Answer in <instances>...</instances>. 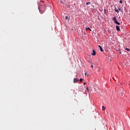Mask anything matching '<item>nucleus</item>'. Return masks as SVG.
<instances>
[{
	"label": "nucleus",
	"mask_w": 130,
	"mask_h": 130,
	"mask_svg": "<svg viewBox=\"0 0 130 130\" xmlns=\"http://www.w3.org/2000/svg\"><path fill=\"white\" fill-rule=\"evenodd\" d=\"M113 21H114V23H115V24H117V25H120V23L118 22V21H117V19H116V17H114L113 18Z\"/></svg>",
	"instance_id": "f257e3e1"
},
{
	"label": "nucleus",
	"mask_w": 130,
	"mask_h": 130,
	"mask_svg": "<svg viewBox=\"0 0 130 130\" xmlns=\"http://www.w3.org/2000/svg\"><path fill=\"white\" fill-rule=\"evenodd\" d=\"M79 82V79L78 78H74L73 80V83H76Z\"/></svg>",
	"instance_id": "f03ea898"
},
{
	"label": "nucleus",
	"mask_w": 130,
	"mask_h": 130,
	"mask_svg": "<svg viewBox=\"0 0 130 130\" xmlns=\"http://www.w3.org/2000/svg\"><path fill=\"white\" fill-rule=\"evenodd\" d=\"M91 55H93V56L96 55V51H95V50H92V53H91Z\"/></svg>",
	"instance_id": "7ed1b4c3"
},
{
	"label": "nucleus",
	"mask_w": 130,
	"mask_h": 130,
	"mask_svg": "<svg viewBox=\"0 0 130 130\" xmlns=\"http://www.w3.org/2000/svg\"><path fill=\"white\" fill-rule=\"evenodd\" d=\"M116 28L117 31H120V28H119V26L118 25H116Z\"/></svg>",
	"instance_id": "20e7f679"
},
{
	"label": "nucleus",
	"mask_w": 130,
	"mask_h": 130,
	"mask_svg": "<svg viewBox=\"0 0 130 130\" xmlns=\"http://www.w3.org/2000/svg\"><path fill=\"white\" fill-rule=\"evenodd\" d=\"M99 47L100 48L101 51H102L103 52V51H104V50H103V49H102V47H101V46L99 45Z\"/></svg>",
	"instance_id": "39448f33"
},
{
	"label": "nucleus",
	"mask_w": 130,
	"mask_h": 130,
	"mask_svg": "<svg viewBox=\"0 0 130 130\" xmlns=\"http://www.w3.org/2000/svg\"><path fill=\"white\" fill-rule=\"evenodd\" d=\"M114 11H115V12H116L118 14V13H119V11H118V10L116 9V8H115V10H114Z\"/></svg>",
	"instance_id": "423d86ee"
},
{
	"label": "nucleus",
	"mask_w": 130,
	"mask_h": 130,
	"mask_svg": "<svg viewBox=\"0 0 130 130\" xmlns=\"http://www.w3.org/2000/svg\"><path fill=\"white\" fill-rule=\"evenodd\" d=\"M65 19H66V20H70V17H69L68 16H66Z\"/></svg>",
	"instance_id": "0eeeda50"
},
{
	"label": "nucleus",
	"mask_w": 130,
	"mask_h": 130,
	"mask_svg": "<svg viewBox=\"0 0 130 130\" xmlns=\"http://www.w3.org/2000/svg\"><path fill=\"white\" fill-rule=\"evenodd\" d=\"M86 30H90V31H92V30L90 29V27L86 28Z\"/></svg>",
	"instance_id": "6e6552de"
},
{
	"label": "nucleus",
	"mask_w": 130,
	"mask_h": 130,
	"mask_svg": "<svg viewBox=\"0 0 130 130\" xmlns=\"http://www.w3.org/2000/svg\"><path fill=\"white\" fill-rule=\"evenodd\" d=\"M125 50H127V51H129V48H125Z\"/></svg>",
	"instance_id": "1a4fd4ad"
},
{
	"label": "nucleus",
	"mask_w": 130,
	"mask_h": 130,
	"mask_svg": "<svg viewBox=\"0 0 130 130\" xmlns=\"http://www.w3.org/2000/svg\"><path fill=\"white\" fill-rule=\"evenodd\" d=\"M83 81H84V79L81 78V79H80V82H83Z\"/></svg>",
	"instance_id": "9d476101"
},
{
	"label": "nucleus",
	"mask_w": 130,
	"mask_h": 130,
	"mask_svg": "<svg viewBox=\"0 0 130 130\" xmlns=\"http://www.w3.org/2000/svg\"><path fill=\"white\" fill-rule=\"evenodd\" d=\"M103 108V110H105L106 108L105 107H104V106L102 107Z\"/></svg>",
	"instance_id": "9b49d317"
},
{
	"label": "nucleus",
	"mask_w": 130,
	"mask_h": 130,
	"mask_svg": "<svg viewBox=\"0 0 130 130\" xmlns=\"http://www.w3.org/2000/svg\"><path fill=\"white\" fill-rule=\"evenodd\" d=\"M119 4H122V1L120 0L119 2Z\"/></svg>",
	"instance_id": "f8f14e48"
},
{
	"label": "nucleus",
	"mask_w": 130,
	"mask_h": 130,
	"mask_svg": "<svg viewBox=\"0 0 130 130\" xmlns=\"http://www.w3.org/2000/svg\"><path fill=\"white\" fill-rule=\"evenodd\" d=\"M90 3L89 2H87V3H86L87 6H88V5H90Z\"/></svg>",
	"instance_id": "ddd939ff"
},
{
	"label": "nucleus",
	"mask_w": 130,
	"mask_h": 130,
	"mask_svg": "<svg viewBox=\"0 0 130 130\" xmlns=\"http://www.w3.org/2000/svg\"><path fill=\"white\" fill-rule=\"evenodd\" d=\"M118 10H119V11H121V9H120V8H118Z\"/></svg>",
	"instance_id": "4468645a"
},
{
	"label": "nucleus",
	"mask_w": 130,
	"mask_h": 130,
	"mask_svg": "<svg viewBox=\"0 0 130 130\" xmlns=\"http://www.w3.org/2000/svg\"><path fill=\"white\" fill-rule=\"evenodd\" d=\"M91 68H94V66L93 65H91Z\"/></svg>",
	"instance_id": "2eb2a0df"
},
{
	"label": "nucleus",
	"mask_w": 130,
	"mask_h": 130,
	"mask_svg": "<svg viewBox=\"0 0 130 130\" xmlns=\"http://www.w3.org/2000/svg\"><path fill=\"white\" fill-rule=\"evenodd\" d=\"M86 90H88L89 88L88 87H87Z\"/></svg>",
	"instance_id": "dca6fc26"
},
{
	"label": "nucleus",
	"mask_w": 130,
	"mask_h": 130,
	"mask_svg": "<svg viewBox=\"0 0 130 130\" xmlns=\"http://www.w3.org/2000/svg\"><path fill=\"white\" fill-rule=\"evenodd\" d=\"M84 85H86V82H84Z\"/></svg>",
	"instance_id": "f3484780"
},
{
	"label": "nucleus",
	"mask_w": 130,
	"mask_h": 130,
	"mask_svg": "<svg viewBox=\"0 0 130 130\" xmlns=\"http://www.w3.org/2000/svg\"><path fill=\"white\" fill-rule=\"evenodd\" d=\"M87 74H88V73H85V76H86V75Z\"/></svg>",
	"instance_id": "a211bd4d"
},
{
	"label": "nucleus",
	"mask_w": 130,
	"mask_h": 130,
	"mask_svg": "<svg viewBox=\"0 0 130 130\" xmlns=\"http://www.w3.org/2000/svg\"><path fill=\"white\" fill-rule=\"evenodd\" d=\"M87 77H89V75H87Z\"/></svg>",
	"instance_id": "6ab92c4d"
}]
</instances>
